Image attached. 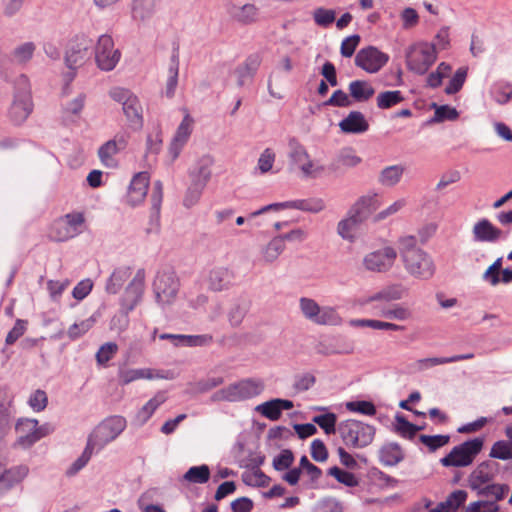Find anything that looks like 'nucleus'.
I'll use <instances>...</instances> for the list:
<instances>
[{"label":"nucleus","instance_id":"nucleus-1","mask_svg":"<svg viewBox=\"0 0 512 512\" xmlns=\"http://www.w3.org/2000/svg\"><path fill=\"white\" fill-rule=\"evenodd\" d=\"M288 147L290 164L300 172L303 178L316 179L324 174L325 165L313 160L307 149L296 138L289 140Z\"/></svg>","mask_w":512,"mask_h":512},{"label":"nucleus","instance_id":"nucleus-2","mask_svg":"<svg viewBox=\"0 0 512 512\" xmlns=\"http://www.w3.org/2000/svg\"><path fill=\"white\" fill-rule=\"evenodd\" d=\"M127 421L123 416L114 415L102 420L89 434L88 442L96 448V451L102 450L106 445L116 440L126 429Z\"/></svg>","mask_w":512,"mask_h":512},{"label":"nucleus","instance_id":"nucleus-3","mask_svg":"<svg viewBox=\"0 0 512 512\" xmlns=\"http://www.w3.org/2000/svg\"><path fill=\"white\" fill-rule=\"evenodd\" d=\"M337 431L346 445L355 448L368 446L375 436L373 426L354 419L340 422Z\"/></svg>","mask_w":512,"mask_h":512},{"label":"nucleus","instance_id":"nucleus-4","mask_svg":"<svg viewBox=\"0 0 512 512\" xmlns=\"http://www.w3.org/2000/svg\"><path fill=\"white\" fill-rule=\"evenodd\" d=\"M299 309L306 320L316 325L337 326L342 323V318L336 308L320 306L314 299L309 297H301L299 299Z\"/></svg>","mask_w":512,"mask_h":512},{"label":"nucleus","instance_id":"nucleus-5","mask_svg":"<svg viewBox=\"0 0 512 512\" xmlns=\"http://www.w3.org/2000/svg\"><path fill=\"white\" fill-rule=\"evenodd\" d=\"M408 70L424 75L437 59L435 46L428 42H416L410 45L405 53Z\"/></svg>","mask_w":512,"mask_h":512},{"label":"nucleus","instance_id":"nucleus-6","mask_svg":"<svg viewBox=\"0 0 512 512\" xmlns=\"http://www.w3.org/2000/svg\"><path fill=\"white\" fill-rule=\"evenodd\" d=\"M401 262L406 273L413 279L427 281L435 275V262L423 249L406 253Z\"/></svg>","mask_w":512,"mask_h":512},{"label":"nucleus","instance_id":"nucleus-7","mask_svg":"<svg viewBox=\"0 0 512 512\" xmlns=\"http://www.w3.org/2000/svg\"><path fill=\"white\" fill-rule=\"evenodd\" d=\"M108 94L111 99L122 105L129 126L134 130L142 128V106L138 97L129 89L123 87H113Z\"/></svg>","mask_w":512,"mask_h":512},{"label":"nucleus","instance_id":"nucleus-8","mask_svg":"<svg viewBox=\"0 0 512 512\" xmlns=\"http://www.w3.org/2000/svg\"><path fill=\"white\" fill-rule=\"evenodd\" d=\"M264 390L261 380L247 378L218 390L213 395L215 401L237 402L258 396Z\"/></svg>","mask_w":512,"mask_h":512},{"label":"nucleus","instance_id":"nucleus-9","mask_svg":"<svg viewBox=\"0 0 512 512\" xmlns=\"http://www.w3.org/2000/svg\"><path fill=\"white\" fill-rule=\"evenodd\" d=\"M483 447V439L474 438L455 446L449 454L440 459L444 467H467L471 465L475 457Z\"/></svg>","mask_w":512,"mask_h":512},{"label":"nucleus","instance_id":"nucleus-10","mask_svg":"<svg viewBox=\"0 0 512 512\" xmlns=\"http://www.w3.org/2000/svg\"><path fill=\"white\" fill-rule=\"evenodd\" d=\"M33 103L31 99L28 78L20 76L17 81L16 93L9 110V117L15 124L23 123L31 114Z\"/></svg>","mask_w":512,"mask_h":512},{"label":"nucleus","instance_id":"nucleus-11","mask_svg":"<svg viewBox=\"0 0 512 512\" xmlns=\"http://www.w3.org/2000/svg\"><path fill=\"white\" fill-rule=\"evenodd\" d=\"M179 290V281L174 272H158L153 282L155 301L161 307L174 303Z\"/></svg>","mask_w":512,"mask_h":512},{"label":"nucleus","instance_id":"nucleus-12","mask_svg":"<svg viewBox=\"0 0 512 512\" xmlns=\"http://www.w3.org/2000/svg\"><path fill=\"white\" fill-rule=\"evenodd\" d=\"M285 209H297L304 212L319 213L325 209V202L321 198H308L272 203L250 213L247 220H252L267 212H279Z\"/></svg>","mask_w":512,"mask_h":512},{"label":"nucleus","instance_id":"nucleus-13","mask_svg":"<svg viewBox=\"0 0 512 512\" xmlns=\"http://www.w3.org/2000/svg\"><path fill=\"white\" fill-rule=\"evenodd\" d=\"M397 250L389 245L368 252L362 259V267L367 272L386 273L392 269L397 259Z\"/></svg>","mask_w":512,"mask_h":512},{"label":"nucleus","instance_id":"nucleus-14","mask_svg":"<svg viewBox=\"0 0 512 512\" xmlns=\"http://www.w3.org/2000/svg\"><path fill=\"white\" fill-rule=\"evenodd\" d=\"M93 45V40L86 35L75 36L69 42L65 54V63L67 67L71 70L81 67L88 59H90Z\"/></svg>","mask_w":512,"mask_h":512},{"label":"nucleus","instance_id":"nucleus-15","mask_svg":"<svg viewBox=\"0 0 512 512\" xmlns=\"http://www.w3.org/2000/svg\"><path fill=\"white\" fill-rule=\"evenodd\" d=\"M121 53L114 47V41L109 35H101L95 46V61L103 71H111L118 64Z\"/></svg>","mask_w":512,"mask_h":512},{"label":"nucleus","instance_id":"nucleus-16","mask_svg":"<svg viewBox=\"0 0 512 512\" xmlns=\"http://www.w3.org/2000/svg\"><path fill=\"white\" fill-rule=\"evenodd\" d=\"M83 222L84 218L82 214H67L53 223L50 230V237L60 242L69 240L80 233Z\"/></svg>","mask_w":512,"mask_h":512},{"label":"nucleus","instance_id":"nucleus-17","mask_svg":"<svg viewBox=\"0 0 512 512\" xmlns=\"http://www.w3.org/2000/svg\"><path fill=\"white\" fill-rule=\"evenodd\" d=\"M408 293L406 287L400 283H393L382 287L380 290L372 293L369 296L360 299L359 303L362 306L375 305V304H389L403 299Z\"/></svg>","mask_w":512,"mask_h":512},{"label":"nucleus","instance_id":"nucleus-18","mask_svg":"<svg viewBox=\"0 0 512 512\" xmlns=\"http://www.w3.org/2000/svg\"><path fill=\"white\" fill-rule=\"evenodd\" d=\"M184 112V117L176 129L168 149V154L172 162L179 157L184 146L187 144L194 128L193 117L186 109H184Z\"/></svg>","mask_w":512,"mask_h":512},{"label":"nucleus","instance_id":"nucleus-19","mask_svg":"<svg viewBox=\"0 0 512 512\" xmlns=\"http://www.w3.org/2000/svg\"><path fill=\"white\" fill-rule=\"evenodd\" d=\"M389 60V56L374 46L362 48L355 57V65L368 73H377Z\"/></svg>","mask_w":512,"mask_h":512},{"label":"nucleus","instance_id":"nucleus-20","mask_svg":"<svg viewBox=\"0 0 512 512\" xmlns=\"http://www.w3.org/2000/svg\"><path fill=\"white\" fill-rule=\"evenodd\" d=\"M144 290L145 271L143 269H139L126 287L125 292L120 299V306L133 310L141 302Z\"/></svg>","mask_w":512,"mask_h":512},{"label":"nucleus","instance_id":"nucleus-21","mask_svg":"<svg viewBox=\"0 0 512 512\" xmlns=\"http://www.w3.org/2000/svg\"><path fill=\"white\" fill-rule=\"evenodd\" d=\"M381 206L380 195L376 192H368L360 196L349 209L353 218L360 223L367 220Z\"/></svg>","mask_w":512,"mask_h":512},{"label":"nucleus","instance_id":"nucleus-22","mask_svg":"<svg viewBox=\"0 0 512 512\" xmlns=\"http://www.w3.org/2000/svg\"><path fill=\"white\" fill-rule=\"evenodd\" d=\"M150 175L146 171L136 173L130 181L126 194V203L136 207L143 203L147 196Z\"/></svg>","mask_w":512,"mask_h":512},{"label":"nucleus","instance_id":"nucleus-23","mask_svg":"<svg viewBox=\"0 0 512 512\" xmlns=\"http://www.w3.org/2000/svg\"><path fill=\"white\" fill-rule=\"evenodd\" d=\"M227 13L234 22L241 25H250L258 21L260 10L253 3L230 2L227 4Z\"/></svg>","mask_w":512,"mask_h":512},{"label":"nucleus","instance_id":"nucleus-24","mask_svg":"<svg viewBox=\"0 0 512 512\" xmlns=\"http://www.w3.org/2000/svg\"><path fill=\"white\" fill-rule=\"evenodd\" d=\"M2 441L0 440V491L7 490L21 482L28 474V467L19 465L6 468V459L2 454Z\"/></svg>","mask_w":512,"mask_h":512},{"label":"nucleus","instance_id":"nucleus-25","mask_svg":"<svg viewBox=\"0 0 512 512\" xmlns=\"http://www.w3.org/2000/svg\"><path fill=\"white\" fill-rule=\"evenodd\" d=\"M214 159L210 155L199 157L189 168L188 175L190 183L200 187H206L212 176Z\"/></svg>","mask_w":512,"mask_h":512},{"label":"nucleus","instance_id":"nucleus-26","mask_svg":"<svg viewBox=\"0 0 512 512\" xmlns=\"http://www.w3.org/2000/svg\"><path fill=\"white\" fill-rule=\"evenodd\" d=\"M373 314L379 318L392 321L405 322L412 319V310L400 303L375 304L372 306Z\"/></svg>","mask_w":512,"mask_h":512},{"label":"nucleus","instance_id":"nucleus-27","mask_svg":"<svg viewBox=\"0 0 512 512\" xmlns=\"http://www.w3.org/2000/svg\"><path fill=\"white\" fill-rule=\"evenodd\" d=\"M362 163V158L357 155L355 149L344 147L340 149L329 165L333 173H342L347 169L355 168Z\"/></svg>","mask_w":512,"mask_h":512},{"label":"nucleus","instance_id":"nucleus-28","mask_svg":"<svg viewBox=\"0 0 512 512\" xmlns=\"http://www.w3.org/2000/svg\"><path fill=\"white\" fill-rule=\"evenodd\" d=\"M285 249L286 245L282 243V239L275 236L260 247L257 262L262 266L272 265L278 260Z\"/></svg>","mask_w":512,"mask_h":512},{"label":"nucleus","instance_id":"nucleus-29","mask_svg":"<svg viewBox=\"0 0 512 512\" xmlns=\"http://www.w3.org/2000/svg\"><path fill=\"white\" fill-rule=\"evenodd\" d=\"M262 62V57L259 53H254L249 55L244 63L237 66L233 74L237 79L238 86L245 85L248 81H250L255 75L256 71L260 67Z\"/></svg>","mask_w":512,"mask_h":512},{"label":"nucleus","instance_id":"nucleus-30","mask_svg":"<svg viewBox=\"0 0 512 512\" xmlns=\"http://www.w3.org/2000/svg\"><path fill=\"white\" fill-rule=\"evenodd\" d=\"M293 407L294 404L291 400L275 398L256 406L255 410L267 419L276 421L281 417L283 410Z\"/></svg>","mask_w":512,"mask_h":512},{"label":"nucleus","instance_id":"nucleus-31","mask_svg":"<svg viewBox=\"0 0 512 512\" xmlns=\"http://www.w3.org/2000/svg\"><path fill=\"white\" fill-rule=\"evenodd\" d=\"M234 280V272L226 267L213 268L208 275L207 283L210 290L220 292L228 289Z\"/></svg>","mask_w":512,"mask_h":512},{"label":"nucleus","instance_id":"nucleus-32","mask_svg":"<svg viewBox=\"0 0 512 512\" xmlns=\"http://www.w3.org/2000/svg\"><path fill=\"white\" fill-rule=\"evenodd\" d=\"M483 281L492 286L499 283H510L512 281V269L502 268V258L496 259L483 273Z\"/></svg>","mask_w":512,"mask_h":512},{"label":"nucleus","instance_id":"nucleus-33","mask_svg":"<svg viewBox=\"0 0 512 512\" xmlns=\"http://www.w3.org/2000/svg\"><path fill=\"white\" fill-rule=\"evenodd\" d=\"M473 238L477 242H496L502 236V231L487 219L476 222L472 229Z\"/></svg>","mask_w":512,"mask_h":512},{"label":"nucleus","instance_id":"nucleus-34","mask_svg":"<svg viewBox=\"0 0 512 512\" xmlns=\"http://www.w3.org/2000/svg\"><path fill=\"white\" fill-rule=\"evenodd\" d=\"M339 127L344 133L361 134L369 129V124L361 112L352 111L340 121Z\"/></svg>","mask_w":512,"mask_h":512},{"label":"nucleus","instance_id":"nucleus-35","mask_svg":"<svg viewBox=\"0 0 512 512\" xmlns=\"http://www.w3.org/2000/svg\"><path fill=\"white\" fill-rule=\"evenodd\" d=\"M37 425L38 421L36 419H21L17 422L16 432L19 445L27 448L35 443V441H32V438L35 437Z\"/></svg>","mask_w":512,"mask_h":512},{"label":"nucleus","instance_id":"nucleus-36","mask_svg":"<svg viewBox=\"0 0 512 512\" xmlns=\"http://www.w3.org/2000/svg\"><path fill=\"white\" fill-rule=\"evenodd\" d=\"M405 170L402 164L386 166L379 172L378 183L384 187H394L402 180Z\"/></svg>","mask_w":512,"mask_h":512},{"label":"nucleus","instance_id":"nucleus-37","mask_svg":"<svg viewBox=\"0 0 512 512\" xmlns=\"http://www.w3.org/2000/svg\"><path fill=\"white\" fill-rule=\"evenodd\" d=\"M156 10V0H133L132 18L135 21L146 22L154 16Z\"/></svg>","mask_w":512,"mask_h":512},{"label":"nucleus","instance_id":"nucleus-38","mask_svg":"<svg viewBox=\"0 0 512 512\" xmlns=\"http://www.w3.org/2000/svg\"><path fill=\"white\" fill-rule=\"evenodd\" d=\"M249 310V302L245 299L234 300L226 313L227 321L231 327H238L243 322Z\"/></svg>","mask_w":512,"mask_h":512},{"label":"nucleus","instance_id":"nucleus-39","mask_svg":"<svg viewBox=\"0 0 512 512\" xmlns=\"http://www.w3.org/2000/svg\"><path fill=\"white\" fill-rule=\"evenodd\" d=\"M178 74H179V54L174 51L170 58V63L167 71V80L165 84V96L172 98L175 95L176 88L178 85Z\"/></svg>","mask_w":512,"mask_h":512},{"label":"nucleus","instance_id":"nucleus-40","mask_svg":"<svg viewBox=\"0 0 512 512\" xmlns=\"http://www.w3.org/2000/svg\"><path fill=\"white\" fill-rule=\"evenodd\" d=\"M493 478L491 467L488 463L480 464L469 476V486L473 490H480L489 484Z\"/></svg>","mask_w":512,"mask_h":512},{"label":"nucleus","instance_id":"nucleus-41","mask_svg":"<svg viewBox=\"0 0 512 512\" xmlns=\"http://www.w3.org/2000/svg\"><path fill=\"white\" fill-rule=\"evenodd\" d=\"M130 276L131 270L129 267L116 268L106 281L105 291L109 294L118 293Z\"/></svg>","mask_w":512,"mask_h":512},{"label":"nucleus","instance_id":"nucleus-42","mask_svg":"<svg viewBox=\"0 0 512 512\" xmlns=\"http://www.w3.org/2000/svg\"><path fill=\"white\" fill-rule=\"evenodd\" d=\"M166 395L163 392L157 393L153 398H151L145 405L142 406L141 409L136 414V421L138 424H145L154 412L158 409L166 401Z\"/></svg>","mask_w":512,"mask_h":512},{"label":"nucleus","instance_id":"nucleus-43","mask_svg":"<svg viewBox=\"0 0 512 512\" xmlns=\"http://www.w3.org/2000/svg\"><path fill=\"white\" fill-rule=\"evenodd\" d=\"M159 374H154V371L149 368H136V369H126L120 372L119 374V382L122 385H127L131 382L141 379H154L160 378Z\"/></svg>","mask_w":512,"mask_h":512},{"label":"nucleus","instance_id":"nucleus-44","mask_svg":"<svg viewBox=\"0 0 512 512\" xmlns=\"http://www.w3.org/2000/svg\"><path fill=\"white\" fill-rule=\"evenodd\" d=\"M121 150L115 145L114 142L110 140L106 141L102 144L98 149V157L101 163L108 168H115L118 165V162L115 156Z\"/></svg>","mask_w":512,"mask_h":512},{"label":"nucleus","instance_id":"nucleus-45","mask_svg":"<svg viewBox=\"0 0 512 512\" xmlns=\"http://www.w3.org/2000/svg\"><path fill=\"white\" fill-rule=\"evenodd\" d=\"M403 460V453L396 443L384 445L380 450V461L386 466H395Z\"/></svg>","mask_w":512,"mask_h":512},{"label":"nucleus","instance_id":"nucleus-46","mask_svg":"<svg viewBox=\"0 0 512 512\" xmlns=\"http://www.w3.org/2000/svg\"><path fill=\"white\" fill-rule=\"evenodd\" d=\"M350 95L358 102L369 100L375 93V89L367 81L355 80L349 84Z\"/></svg>","mask_w":512,"mask_h":512},{"label":"nucleus","instance_id":"nucleus-47","mask_svg":"<svg viewBox=\"0 0 512 512\" xmlns=\"http://www.w3.org/2000/svg\"><path fill=\"white\" fill-rule=\"evenodd\" d=\"M163 199V184L161 181H155L153 183L152 193L150 197L151 201V222L158 224L160 218L161 204Z\"/></svg>","mask_w":512,"mask_h":512},{"label":"nucleus","instance_id":"nucleus-48","mask_svg":"<svg viewBox=\"0 0 512 512\" xmlns=\"http://www.w3.org/2000/svg\"><path fill=\"white\" fill-rule=\"evenodd\" d=\"M452 67L446 62H441L435 71L431 72L427 78L426 83L430 88H437L442 84L444 78L451 74Z\"/></svg>","mask_w":512,"mask_h":512},{"label":"nucleus","instance_id":"nucleus-49","mask_svg":"<svg viewBox=\"0 0 512 512\" xmlns=\"http://www.w3.org/2000/svg\"><path fill=\"white\" fill-rule=\"evenodd\" d=\"M184 480L190 483L203 484L210 478V469L207 465L193 466L183 476Z\"/></svg>","mask_w":512,"mask_h":512},{"label":"nucleus","instance_id":"nucleus-50","mask_svg":"<svg viewBox=\"0 0 512 512\" xmlns=\"http://www.w3.org/2000/svg\"><path fill=\"white\" fill-rule=\"evenodd\" d=\"M131 311L132 309L121 306L119 311L110 320V330L118 333L125 331L129 326V313Z\"/></svg>","mask_w":512,"mask_h":512},{"label":"nucleus","instance_id":"nucleus-51","mask_svg":"<svg viewBox=\"0 0 512 512\" xmlns=\"http://www.w3.org/2000/svg\"><path fill=\"white\" fill-rule=\"evenodd\" d=\"M360 224L358 220L353 218L350 212H348V217L342 219L337 225L338 234L345 240L353 241L354 240V229Z\"/></svg>","mask_w":512,"mask_h":512},{"label":"nucleus","instance_id":"nucleus-52","mask_svg":"<svg viewBox=\"0 0 512 512\" xmlns=\"http://www.w3.org/2000/svg\"><path fill=\"white\" fill-rule=\"evenodd\" d=\"M467 73V67H460L459 69H457L452 78L450 79L448 85L446 86L444 90L445 93L448 95H452L459 92L466 81Z\"/></svg>","mask_w":512,"mask_h":512},{"label":"nucleus","instance_id":"nucleus-53","mask_svg":"<svg viewBox=\"0 0 512 512\" xmlns=\"http://www.w3.org/2000/svg\"><path fill=\"white\" fill-rule=\"evenodd\" d=\"M94 451H96V448L91 446V444L87 441L86 447L82 454L72 463V465L67 470V474L70 476L75 475L82 468H84L91 459Z\"/></svg>","mask_w":512,"mask_h":512},{"label":"nucleus","instance_id":"nucleus-54","mask_svg":"<svg viewBox=\"0 0 512 512\" xmlns=\"http://www.w3.org/2000/svg\"><path fill=\"white\" fill-rule=\"evenodd\" d=\"M400 91H385L377 96V106L380 109H388L403 101Z\"/></svg>","mask_w":512,"mask_h":512},{"label":"nucleus","instance_id":"nucleus-55","mask_svg":"<svg viewBox=\"0 0 512 512\" xmlns=\"http://www.w3.org/2000/svg\"><path fill=\"white\" fill-rule=\"evenodd\" d=\"M313 423L319 425L326 434H334L337 430V416L334 413L316 415L312 418Z\"/></svg>","mask_w":512,"mask_h":512},{"label":"nucleus","instance_id":"nucleus-56","mask_svg":"<svg viewBox=\"0 0 512 512\" xmlns=\"http://www.w3.org/2000/svg\"><path fill=\"white\" fill-rule=\"evenodd\" d=\"M467 499V492L464 490H456L452 492L445 501L440 504L444 506L447 512H455Z\"/></svg>","mask_w":512,"mask_h":512},{"label":"nucleus","instance_id":"nucleus-57","mask_svg":"<svg viewBox=\"0 0 512 512\" xmlns=\"http://www.w3.org/2000/svg\"><path fill=\"white\" fill-rule=\"evenodd\" d=\"M508 491V485L487 484L477 492L479 495L485 496L487 498H493L495 501H498L503 499V497L508 493Z\"/></svg>","mask_w":512,"mask_h":512},{"label":"nucleus","instance_id":"nucleus-58","mask_svg":"<svg viewBox=\"0 0 512 512\" xmlns=\"http://www.w3.org/2000/svg\"><path fill=\"white\" fill-rule=\"evenodd\" d=\"M395 420V429L403 437L411 439L415 436L416 432L421 429V427H418L407 421L402 415L397 414Z\"/></svg>","mask_w":512,"mask_h":512},{"label":"nucleus","instance_id":"nucleus-59","mask_svg":"<svg viewBox=\"0 0 512 512\" xmlns=\"http://www.w3.org/2000/svg\"><path fill=\"white\" fill-rule=\"evenodd\" d=\"M459 117L458 111L448 105L435 106V113L432 122L440 123L446 120L453 121Z\"/></svg>","mask_w":512,"mask_h":512},{"label":"nucleus","instance_id":"nucleus-60","mask_svg":"<svg viewBox=\"0 0 512 512\" xmlns=\"http://www.w3.org/2000/svg\"><path fill=\"white\" fill-rule=\"evenodd\" d=\"M336 18V13L332 9L323 7L316 8L313 11V19L318 26L327 27L331 25Z\"/></svg>","mask_w":512,"mask_h":512},{"label":"nucleus","instance_id":"nucleus-61","mask_svg":"<svg viewBox=\"0 0 512 512\" xmlns=\"http://www.w3.org/2000/svg\"><path fill=\"white\" fill-rule=\"evenodd\" d=\"M35 49L33 42L22 43L14 49L13 57L19 63H26L32 58Z\"/></svg>","mask_w":512,"mask_h":512},{"label":"nucleus","instance_id":"nucleus-62","mask_svg":"<svg viewBox=\"0 0 512 512\" xmlns=\"http://www.w3.org/2000/svg\"><path fill=\"white\" fill-rule=\"evenodd\" d=\"M204 189V187L190 183L183 198V205L186 208L195 206L199 202Z\"/></svg>","mask_w":512,"mask_h":512},{"label":"nucleus","instance_id":"nucleus-63","mask_svg":"<svg viewBox=\"0 0 512 512\" xmlns=\"http://www.w3.org/2000/svg\"><path fill=\"white\" fill-rule=\"evenodd\" d=\"M276 154L271 148H265L257 161V168L262 174L269 172L275 162Z\"/></svg>","mask_w":512,"mask_h":512},{"label":"nucleus","instance_id":"nucleus-64","mask_svg":"<svg viewBox=\"0 0 512 512\" xmlns=\"http://www.w3.org/2000/svg\"><path fill=\"white\" fill-rule=\"evenodd\" d=\"M328 474L333 476L338 482L348 486L354 487L358 485V480L354 474L344 471L338 467H331Z\"/></svg>","mask_w":512,"mask_h":512}]
</instances>
